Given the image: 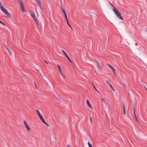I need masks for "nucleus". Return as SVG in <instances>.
Returning a JSON list of instances; mask_svg holds the SVG:
<instances>
[{"mask_svg":"<svg viewBox=\"0 0 147 147\" xmlns=\"http://www.w3.org/2000/svg\"><path fill=\"white\" fill-rule=\"evenodd\" d=\"M57 67H58V69L60 68V65L58 64L57 65Z\"/></svg>","mask_w":147,"mask_h":147,"instance_id":"c9c22d12","label":"nucleus"},{"mask_svg":"<svg viewBox=\"0 0 147 147\" xmlns=\"http://www.w3.org/2000/svg\"><path fill=\"white\" fill-rule=\"evenodd\" d=\"M39 117L42 122L45 121L42 115L39 116Z\"/></svg>","mask_w":147,"mask_h":147,"instance_id":"9b49d317","label":"nucleus"},{"mask_svg":"<svg viewBox=\"0 0 147 147\" xmlns=\"http://www.w3.org/2000/svg\"><path fill=\"white\" fill-rule=\"evenodd\" d=\"M64 79H65L66 78V77L65 76H63V77H62Z\"/></svg>","mask_w":147,"mask_h":147,"instance_id":"a18cd8bd","label":"nucleus"},{"mask_svg":"<svg viewBox=\"0 0 147 147\" xmlns=\"http://www.w3.org/2000/svg\"><path fill=\"white\" fill-rule=\"evenodd\" d=\"M59 71V73H60V74H61L62 73L61 71V70H60V71Z\"/></svg>","mask_w":147,"mask_h":147,"instance_id":"79ce46f5","label":"nucleus"},{"mask_svg":"<svg viewBox=\"0 0 147 147\" xmlns=\"http://www.w3.org/2000/svg\"><path fill=\"white\" fill-rule=\"evenodd\" d=\"M113 71V72L115 74H116V72H115V69H114V68H113V69H112Z\"/></svg>","mask_w":147,"mask_h":147,"instance_id":"2f4dec72","label":"nucleus"},{"mask_svg":"<svg viewBox=\"0 0 147 147\" xmlns=\"http://www.w3.org/2000/svg\"><path fill=\"white\" fill-rule=\"evenodd\" d=\"M60 74L61 75V76H62V77H63V76H64L62 73L61 74Z\"/></svg>","mask_w":147,"mask_h":147,"instance_id":"de8ad7c7","label":"nucleus"},{"mask_svg":"<svg viewBox=\"0 0 147 147\" xmlns=\"http://www.w3.org/2000/svg\"><path fill=\"white\" fill-rule=\"evenodd\" d=\"M34 19V21H36V20H37V19L36 17L34 19Z\"/></svg>","mask_w":147,"mask_h":147,"instance_id":"58836bf2","label":"nucleus"},{"mask_svg":"<svg viewBox=\"0 0 147 147\" xmlns=\"http://www.w3.org/2000/svg\"><path fill=\"white\" fill-rule=\"evenodd\" d=\"M4 13L6 14L10 18H12V16L11 14L7 10L5 9L2 11Z\"/></svg>","mask_w":147,"mask_h":147,"instance_id":"20e7f679","label":"nucleus"},{"mask_svg":"<svg viewBox=\"0 0 147 147\" xmlns=\"http://www.w3.org/2000/svg\"><path fill=\"white\" fill-rule=\"evenodd\" d=\"M18 2L19 3L20 7H21L24 6L23 1L22 0H18Z\"/></svg>","mask_w":147,"mask_h":147,"instance_id":"423d86ee","label":"nucleus"},{"mask_svg":"<svg viewBox=\"0 0 147 147\" xmlns=\"http://www.w3.org/2000/svg\"><path fill=\"white\" fill-rule=\"evenodd\" d=\"M8 51L9 52V54H10V55H11V52L10 51V50H9V51Z\"/></svg>","mask_w":147,"mask_h":147,"instance_id":"ea45409f","label":"nucleus"},{"mask_svg":"<svg viewBox=\"0 0 147 147\" xmlns=\"http://www.w3.org/2000/svg\"><path fill=\"white\" fill-rule=\"evenodd\" d=\"M35 22L37 25H39V22L38 20L36 21H35Z\"/></svg>","mask_w":147,"mask_h":147,"instance_id":"5701e85b","label":"nucleus"},{"mask_svg":"<svg viewBox=\"0 0 147 147\" xmlns=\"http://www.w3.org/2000/svg\"><path fill=\"white\" fill-rule=\"evenodd\" d=\"M61 11L64 14V15L66 14L65 10L62 7H61Z\"/></svg>","mask_w":147,"mask_h":147,"instance_id":"1a4fd4ad","label":"nucleus"},{"mask_svg":"<svg viewBox=\"0 0 147 147\" xmlns=\"http://www.w3.org/2000/svg\"><path fill=\"white\" fill-rule=\"evenodd\" d=\"M34 84H35V87L37 88V86L34 83Z\"/></svg>","mask_w":147,"mask_h":147,"instance_id":"c03bdc74","label":"nucleus"},{"mask_svg":"<svg viewBox=\"0 0 147 147\" xmlns=\"http://www.w3.org/2000/svg\"><path fill=\"white\" fill-rule=\"evenodd\" d=\"M86 102H87V104L88 105V106L90 108H92V106L91 105V104H90L89 101H88V100H87V101H86Z\"/></svg>","mask_w":147,"mask_h":147,"instance_id":"0eeeda50","label":"nucleus"},{"mask_svg":"<svg viewBox=\"0 0 147 147\" xmlns=\"http://www.w3.org/2000/svg\"><path fill=\"white\" fill-rule=\"evenodd\" d=\"M36 112L38 116H40V115H41L40 114L39 111L38 110H37V109L36 110Z\"/></svg>","mask_w":147,"mask_h":147,"instance_id":"ddd939ff","label":"nucleus"},{"mask_svg":"<svg viewBox=\"0 0 147 147\" xmlns=\"http://www.w3.org/2000/svg\"><path fill=\"white\" fill-rule=\"evenodd\" d=\"M0 8L2 11H3L4 9H5L2 5V3L1 2H0Z\"/></svg>","mask_w":147,"mask_h":147,"instance_id":"6e6552de","label":"nucleus"},{"mask_svg":"<svg viewBox=\"0 0 147 147\" xmlns=\"http://www.w3.org/2000/svg\"><path fill=\"white\" fill-rule=\"evenodd\" d=\"M24 125L27 130L28 132H29V131H31L29 127V126L28 125V124L26 122L25 120H24Z\"/></svg>","mask_w":147,"mask_h":147,"instance_id":"7ed1b4c3","label":"nucleus"},{"mask_svg":"<svg viewBox=\"0 0 147 147\" xmlns=\"http://www.w3.org/2000/svg\"><path fill=\"white\" fill-rule=\"evenodd\" d=\"M29 12H30L31 15H32V14H35L34 11L32 10H30Z\"/></svg>","mask_w":147,"mask_h":147,"instance_id":"6ab92c4d","label":"nucleus"},{"mask_svg":"<svg viewBox=\"0 0 147 147\" xmlns=\"http://www.w3.org/2000/svg\"><path fill=\"white\" fill-rule=\"evenodd\" d=\"M36 16L35 15V16H34V17H32V18H33V19H34V18H36Z\"/></svg>","mask_w":147,"mask_h":147,"instance_id":"37998d69","label":"nucleus"},{"mask_svg":"<svg viewBox=\"0 0 147 147\" xmlns=\"http://www.w3.org/2000/svg\"><path fill=\"white\" fill-rule=\"evenodd\" d=\"M109 86L113 91H115V89L114 88L111 84H109Z\"/></svg>","mask_w":147,"mask_h":147,"instance_id":"dca6fc26","label":"nucleus"},{"mask_svg":"<svg viewBox=\"0 0 147 147\" xmlns=\"http://www.w3.org/2000/svg\"><path fill=\"white\" fill-rule=\"evenodd\" d=\"M21 8V10L23 12H25L26 11V9H25L24 8V6H23L21 7H20Z\"/></svg>","mask_w":147,"mask_h":147,"instance_id":"9d476101","label":"nucleus"},{"mask_svg":"<svg viewBox=\"0 0 147 147\" xmlns=\"http://www.w3.org/2000/svg\"><path fill=\"white\" fill-rule=\"evenodd\" d=\"M134 117H135V119L136 120V121L137 122H138V120L136 115H134Z\"/></svg>","mask_w":147,"mask_h":147,"instance_id":"393cba45","label":"nucleus"},{"mask_svg":"<svg viewBox=\"0 0 147 147\" xmlns=\"http://www.w3.org/2000/svg\"><path fill=\"white\" fill-rule=\"evenodd\" d=\"M113 10L116 16L119 19L123 20V18L121 16V14L119 11L117 9L115 8H114Z\"/></svg>","mask_w":147,"mask_h":147,"instance_id":"f257e3e1","label":"nucleus"},{"mask_svg":"<svg viewBox=\"0 0 147 147\" xmlns=\"http://www.w3.org/2000/svg\"><path fill=\"white\" fill-rule=\"evenodd\" d=\"M94 59V62L96 63L97 64H98V63H99V62L96 59Z\"/></svg>","mask_w":147,"mask_h":147,"instance_id":"bb28decb","label":"nucleus"},{"mask_svg":"<svg viewBox=\"0 0 147 147\" xmlns=\"http://www.w3.org/2000/svg\"><path fill=\"white\" fill-rule=\"evenodd\" d=\"M62 52L65 55V56H66V57L67 58L68 60H69V61L70 62L71 65L73 66V62L71 61V59H70V58H69L66 53L65 52V51L63 50H62Z\"/></svg>","mask_w":147,"mask_h":147,"instance_id":"f03ea898","label":"nucleus"},{"mask_svg":"<svg viewBox=\"0 0 147 147\" xmlns=\"http://www.w3.org/2000/svg\"><path fill=\"white\" fill-rule=\"evenodd\" d=\"M67 22V24H68V26H69L71 28V29H72V27H71V25H70V24H69L68 21H66Z\"/></svg>","mask_w":147,"mask_h":147,"instance_id":"aec40b11","label":"nucleus"},{"mask_svg":"<svg viewBox=\"0 0 147 147\" xmlns=\"http://www.w3.org/2000/svg\"><path fill=\"white\" fill-rule=\"evenodd\" d=\"M133 109L134 111V115H136V113H135V108H134V107L133 108Z\"/></svg>","mask_w":147,"mask_h":147,"instance_id":"a878e982","label":"nucleus"},{"mask_svg":"<svg viewBox=\"0 0 147 147\" xmlns=\"http://www.w3.org/2000/svg\"><path fill=\"white\" fill-rule=\"evenodd\" d=\"M5 47L6 49H7L8 51H9V49L8 48V47L7 46L5 45Z\"/></svg>","mask_w":147,"mask_h":147,"instance_id":"7c9ffc66","label":"nucleus"},{"mask_svg":"<svg viewBox=\"0 0 147 147\" xmlns=\"http://www.w3.org/2000/svg\"><path fill=\"white\" fill-rule=\"evenodd\" d=\"M90 121L91 123H92V118L91 117H90Z\"/></svg>","mask_w":147,"mask_h":147,"instance_id":"f704fd0d","label":"nucleus"},{"mask_svg":"<svg viewBox=\"0 0 147 147\" xmlns=\"http://www.w3.org/2000/svg\"><path fill=\"white\" fill-rule=\"evenodd\" d=\"M102 100H104V99L102 98Z\"/></svg>","mask_w":147,"mask_h":147,"instance_id":"864d4df0","label":"nucleus"},{"mask_svg":"<svg viewBox=\"0 0 147 147\" xmlns=\"http://www.w3.org/2000/svg\"><path fill=\"white\" fill-rule=\"evenodd\" d=\"M57 100L59 101H60L59 98V97L56 98Z\"/></svg>","mask_w":147,"mask_h":147,"instance_id":"72a5a7b5","label":"nucleus"},{"mask_svg":"<svg viewBox=\"0 0 147 147\" xmlns=\"http://www.w3.org/2000/svg\"><path fill=\"white\" fill-rule=\"evenodd\" d=\"M146 31L147 32V28H146Z\"/></svg>","mask_w":147,"mask_h":147,"instance_id":"603ef678","label":"nucleus"},{"mask_svg":"<svg viewBox=\"0 0 147 147\" xmlns=\"http://www.w3.org/2000/svg\"><path fill=\"white\" fill-rule=\"evenodd\" d=\"M123 113L124 115H125V108L124 105L123 104Z\"/></svg>","mask_w":147,"mask_h":147,"instance_id":"f8f14e48","label":"nucleus"},{"mask_svg":"<svg viewBox=\"0 0 147 147\" xmlns=\"http://www.w3.org/2000/svg\"><path fill=\"white\" fill-rule=\"evenodd\" d=\"M0 23L2 25H3L4 26H5V24L2 21H1V20H0Z\"/></svg>","mask_w":147,"mask_h":147,"instance_id":"412c9836","label":"nucleus"},{"mask_svg":"<svg viewBox=\"0 0 147 147\" xmlns=\"http://www.w3.org/2000/svg\"><path fill=\"white\" fill-rule=\"evenodd\" d=\"M43 123H45V125H47L48 126H49V125L46 122H45V121L43 122Z\"/></svg>","mask_w":147,"mask_h":147,"instance_id":"cd10ccee","label":"nucleus"},{"mask_svg":"<svg viewBox=\"0 0 147 147\" xmlns=\"http://www.w3.org/2000/svg\"><path fill=\"white\" fill-rule=\"evenodd\" d=\"M39 5L41 10L43 12L44 11L43 7L42 6V5L41 3L40 4V5Z\"/></svg>","mask_w":147,"mask_h":147,"instance_id":"2eb2a0df","label":"nucleus"},{"mask_svg":"<svg viewBox=\"0 0 147 147\" xmlns=\"http://www.w3.org/2000/svg\"><path fill=\"white\" fill-rule=\"evenodd\" d=\"M36 3H37L38 5H40L41 3L40 1L39 0H34Z\"/></svg>","mask_w":147,"mask_h":147,"instance_id":"a211bd4d","label":"nucleus"},{"mask_svg":"<svg viewBox=\"0 0 147 147\" xmlns=\"http://www.w3.org/2000/svg\"><path fill=\"white\" fill-rule=\"evenodd\" d=\"M58 69H59V71L61 70V67L60 68H59Z\"/></svg>","mask_w":147,"mask_h":147,"instance_id":"8fccbe9b","label":"nucleus"},{"mask_svg":"<svg viewBox=\"0 0 147 147\" xmlns=\"http://www.w3.org/2000/svg\"><path fill=\"white\" fill-rule=\"evenodd\" d=\"M64 16H65V18L66 19V21H68L67 20V14H65V15H64Z\"/></svg>","mask_w":147,"mask_h":147,"instance_id":"c85d7f7f","label":"nucleus"},{"mask_svg":"<svg viewBox=\"0 0 147 147\" xmlns=\"http://www.w3.org/2000/svg\"><path fill=\"white\" fill-rule=\"evenodd\" d=\"M64 16H65V18L66 19V21H68L67 20V14H65V15H64Z\"/></svg>","mask_w":147,"mask_h":147,"instance_id":"c756f323","label":"nucleus"},{"mask_svg":"<svg viewBox=\"0 0 147 147\" xmlns=\"http://www.w3.org/2000/svg\"><path fill=\"white\" fill-rule=\"evenodd\" d=\"M36 3H37L38 5H40L41 3L40 1L39 0H34Z\"/></svg>","mask_w":147,"mask_h":147,"instance_id":"f3484780","label":"nucleus"},{"mask_svg":"<svg viewBox=\"0 0 147 147\" xmlns=\"http://www.w3.org/2000/svg\"><path fill=\"white\" fill-rule=\"evenodd\" d=\"M107 65L112 70L114 68L111 65L109 64H107Z\"/></svg>","mask_w":147,"mask_h":147,"instance_id":"4468645a","label":"nucleus"},{"mask_svg":"<svg viewBox=\"0 0 147 147\" xmlns=\"http://www.w3.org/2000/svg\"><path fill=\"white\" fill-rule=\"evenodd\" d=\"M92 84L93 85V87L94 88V89H95V90L98 92H99L96 89V87H95V86L92 83Z\"/></svg>","mask_w":147,"mask_h":147,"instance_id":"4be33fe9","label":"nucleus"},{"mask_svg":"<svg viewBox=\"0 0 147 147\" xmlns=\"http://www.w3.org/2000/svg\"><path fill=\"white\" fill-rule=\"evenodd\" d=\"M4 13L6 14L10 18H12V16L11 14L7 10L5 9L2 11Z\"/></svg>","mask_w":147,"mask_h":147,"instance_id":"39448f33","label":"nucleus"},{"mask_svg":"<svg viewBox=\"0 0 147 147\" xmlns=\"http://www.w3.org/2000/svg\"><path fill=\"white\" fill-rule=\"evenodd\" d=\"M97 65L98 67H100V65L99 63H98L97 64Z\"/></svg>","mask_w":147,"mask_h":147,"instance_id":"473e14b6","label":"nucleus"},{"mask_svg":"<svg viewBox=\"0 0 147 147\" xmlns=\"http://www.w3.org/2000/svg\"><path fill=\"white\" fill-rule=\"evenodd\" d=\"M144 88H145V89H146V90H147V89L146 88V87L145 86H144Z\"/></svg>","mask_w":147,"mask_h":147,"instance_id":"3c124183","label":"nucleus"},{"mask_svg":"<svg viewBox=\"0 0 147 147\" xmlns=\"http://www.w3.org/2000/svg\"><path fill=\"white\" fill-rule=\"evenodd\" d=\"M106 82L109 85V84H110L109 83V82L108 81H106Z\"/></svg>","mask_w":147,"mask_h":147,"instance_id":"e433bc0d","label":"nucleus"},{"mask_svg":"<svg viewBox=\"0 0 147 147\" xmlns=\"http://www.w3.org/2000/svg\"><path fill=\"white\" fill-rule=\"evenodd\" d=\"M60 74L61 75V76H62V77H63V76H64L62 73L61 74Z\"/></svg>","mask_w":147,"mask_h":147,"instance_id":"49530a36","label":"nucleus"},{"mask_svg":"<svg viewBox=\"0 0 147 147\" xmlns=\"http://www.w3.org/2000/svg\"><path fill=\"white\" fill-rule=\"evenodd\" d=\"M67 147H70V145H67Z\"/></svg>","mask_w":147,"mask_h":147,"instance_id":"09e8293b","label":"nucleus"},{"mask_svg":"<svg viewBox=\"0 0 147 147\" xmlns=\"http://www.w3.org/2000/svg\"><path fill=\"white\" fill-rule=\"evenodd\" d=\"M44 61L47 64H48V63L45 60H44Z\"/></svg>","mask_w":147,"mask_h":147,"instance_id":"a19ab883","label":"nucleus"},{"mask_svg":"<svg viewBox=\"0 0 147 147\" xmlns=\"http://www.w3.org/2000/svg\"><path fill=\"white\" fill-rule=\"evenodd\" d=\"M31 17H34V16H35V14H32V15H31Z\"/></svg>","mask_w":147,"mask_h":147,"instance_id":"4c0bfd02","label":"nucleus"},{"mask_svg":"<svg viewBox=\"0 0 147 147\" xmlns=\"http://www.w3.org/2000/svg\"><path fill=\"white\" fill-rule=\"evenodd\" d=\"M88 144L89 147H92V146L91 144H90V142H88Z\"/></svg>","mask_w":147,"mask_h":147,"instance_id":"b1692460","label":"nucleus"}]
</instances>
